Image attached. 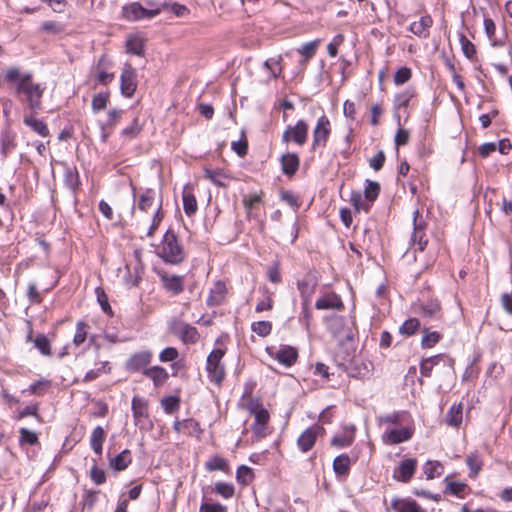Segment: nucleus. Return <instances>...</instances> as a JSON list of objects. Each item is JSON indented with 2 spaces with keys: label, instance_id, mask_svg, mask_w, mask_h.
<instances>
[{
  "label": "nucleus",
  "instance_id": "obj_33",
  "mask_svg": "<svg viewBox=\"0 0 512 512\" xmlns=\"http://www.w3.org/2000/svg\"><path fill=\"white\" fill-rule=\"evenodd\" d=\"M351 460L347 454L337 456L333 461V470L339 476H345L350 471Z\"/></svg>",
  "mask_w": 512,
  "mask_h": 512
},
{
  "label": "nucleus",
  "instance_id": "obj_47",
  "mask_svg": "<svg viewBox=\"0 0 512 512\" xmlns=\"http://www.w3.org/2000/svg\"><path fill=\"white\" fill-rule=\"evenodd\" d=\"M19 434H20V437H19L20 445H25V444L35 445L38 443V435L35 432H33L27 428H21L19 430Z\"/></svg>",
  "mask_w": 512,
  "mask_h": 512
},
{
  "label": "nucleus",
  "instance_id": "obj_60",
  "mask_svg": "<svg viewBox=\"0 0 512 512\" xmlns=\"http://www.w3.org/2000/svg\"><path fill=\"white\" fill-rule=\"evenodd\" d=\"M108 102V94L99 93L92 99V109L94 112H99L106 108Z\"/></svg>",
  "mask_w": 512,
  "mask_h": 512
},
{
  "label": "nucleus",
  "instance_id": "obj_4",
  "mask_svg": "<svg viewBox=\"0 0 512 512\" xmlns=\"http://www.w3.org/2000/svg\"><path fill=\"white\" fill-rule=\"evenodd\" d=\"M415 432L414 422L400 427L385 428L382 433V441L387 445H396L409 441Z\"/></svg>",
  "mask_w": 512,
  "mask_h": 512
},
{
  "label": "nucleus",
  "instance_id": "obj_38",
  "mask_svg": "<svg viewBox=\"0 0 512 512\" xmlns=\"http://www.w3.org/2000/svg\"><path fill=\"white\" fill-rule=\"evenodd\" d=\"M444 481L446 483V490H445L446 493H450L459 498H464L465 491L467 489V485L465 483L451 481L448 479V477H446Z\"/></svg>",
  "mask_w": 512,
  "mask_h": 512
},
{
  "label": "nucleus",
  "instance_id": "obj_18",
  "mask_svg": "<svg viewBox=\"0 0 512 512\" xmlns=\"http://www.w3.org/2000/svg\"><path fill=\"white\" fill-rule=\"evenodd\" d=\"M204 178L218 187L226 188L229 186L231 177L221 169H204Z\"/></svg>",
  "mask_w": 512,
  "mask_h": 512
},
{
  "label": "nucleus",
  "instance_id": "obj_30",
  "mask_svg": "<svg viewBox=\"0 0 512 512\" xmlns=\"http://www.w3.org/2000/svg\"><path fill=\"white\" fill-rule=\"evenodd\" d=\"M415 96V90L412 88H408L398 94L395 95L394 98V108L395 110H405L409 106L410 101Z\"/></svg>",
  "mask_w": 512,
  "mask_h": 512
},
{
  "label": "nucleus",
  "instance_id": "obj_28",
  "mask_svg": "<svg viewBox=\"0 0 512 512\" xmlns=\"http://www.w3.org/2000/svg\"><path fill=\"white\" fill-rule=\"evenodd\" d=\"M177 332L185 343H196L199 339L197 329L186 323H180Z\"/></svg>",
  "mask_w": 512,
  "mask_h": 512
},
{
  "label": "nucleus",
  "instance_id": "obj_61",
  "mask_svg": "<svg viewBox=\"0 0 512 512\" xmlns=\"http://www.w3.org/2000/svg\"><path fill=\"white\" fill-rule=\"evenodd\" d=\"M272 308H273L272 293L266 291L264 298L257 303L255 310H256V312H262V311L271 310Z\"/></svg>",
  "mask_w": 512,
  "mask_h": 512
},
{
  "label": "nucleus",
  "instance_id": "obj_63",
  "mask_svg": "<svg viewBox=\"0 0 512 512\" xmlns=\"http://www.w3.org/2000/svg\"><path fill=\"white\" fill-rule=\"evenodd\" d=\"M178 350L174 347H167L163 349L159 355L161 362H171L178 358Z\"/></svg>",
  "mask_w": 512,
  "mask_h": 512
},
{
  "label": "nucleus",
  "instance_id": "obj_29",
  "mask_svg": "<svg viewBox=\"0 0 512 512\" xmlns=\"http://www.w3.org/2000/svg\"><path fill=\"white\" fill-rule=\"evenodd\" d=\"M105 436H106L105 430L101 426H97L92 431V434L90 437L91 448L99 456L102 454V448H103V443L105 441Z\"/></svg>",
  "mask_w": 512,
  "mask_h": 512
},
{
  "label": "nucleus",
  "instance_id": "obj_10",
  "mask_svg": "<svg viewBox=\"0 0 512 512\" xmlns=\"http://www.w3.org/2000/svg\"><path fill=\"white\" fill-rule=\"evenodd\" d=\"M121 92L125 97H132L137 88L136 71L130 64H125L120 77Z\"/></svg>",
  "mask_w": 512,
  "mask_h": 512
},
{
  "label": "nucleus",
  "instance_id": "obj_53",
  "mask_svg": "<svg viewBox=\"0 0 512 512\" xmlns=\"http://www.w3.org/2000/svg\"><path fill=\"white\" fill-rule=\"evenodd\" d=\"M214 491L225 499L232 498L234 495V486L225 482H218L214 486Z\"/></svg>",
  "mask_w": 512,
  "mask_h": 512
},
{
  "label": "nucleus",
  "instance_id": "obj_27",
  "mask_svg": "<svg viewBox=\"0 0 512 512\" xmlns=\"http://www.w3.org/2000/svg\"><path fill=\"white\" fill-rule=\"evenodd\" d=\"M23 122L38 135L42 137L49 136L48 126L42 120L35 118L33 115H25Z\"/></svg>",
  "mask_w": 512,
  "mask_h": 512
},
{
  "label": "nucleus",
  "instance_id": "obj_64",
  "mask_svg": "<svg viewBox=\"0 0 512 512\" xmlns=\"http://www.w3.org/2000/svg\"><path fill=\"white\" fill-rule=\"evenodd\" d=\"M199 512H227V508L219 503L204 502L201 504Z\"/></svg>",
  "mask_w": 512,
  "mask_h": 512
},
{
  "label": "nucleus",
  "instance_id": "obj_20",
  "mask_svg": "<svg viewBox=\"0 0 512 512\" xmlns=\"http://www.w3.org/2000/svg\"><path fill=\"white\" fill-rule=\"evenodd\" d=\"M132 412L136 425L141 424L143 419L148 417V402L146 399L134 396L132 399Z\"/></svg>",
  "mask_w": 512,
  "mask_h": 512
},
{
  "label": "nucleus",
  "instance_id": "obj_22",
  "mask_svg": "<svg viewBox=\"0 0 512 512\" xmlns=\"http://www.w3.org/2000/svg\"><path fill=\"white\" fill-rule=\"evenodd\" d=\"M16 147V134L11 131H3L0 136V152L2 156L7 157Z\"/></svg>",
  "mask_w": 512,
  "mask_h": 512
},
{
  "label": "nucleus",
  "instance_id": "obj_34",
  "mask_svg": "<svg viewBox=\"0 0 512 512\" xmlns=\"http://www.w3.org/2000/svg\"><path fill=\"white\" fill-rule=\"evenodd\" d=\"M262 201V193H254L243 197V205L246 210L247 216H254L256 210Z\"/></svg>",
  "mask_w": 512,
  "mask_h": 512
},
{
  "label": "nucleus",
  "instance_id": "obj_52",
  "mask_svg": "<svg viewBox=\"0 0 512 512\" xmlns=\"http://www.w3.org/2000/svg\"><path fill=\"white\" fill-rule=\"evenodd\" d=\"M441 339V334L433 331L430 332L427 329L424 330V335L421 340V344L424 348H431Z\"/></svg>",
  "mask_w": 512,
  "mask_h": 512
},
{
  "label": "nucleus",
  "instance_id": "obj_16",
  "mask_svg": "<svg viewBox=\"0 0 512 512\" xmlns=\"http://www.w3.org/2000/svg\"><path fill=\"white\" fill-rule=\"evenodd\" d=\"M315 307L318 310H342L344 308V304L338 294L329 292L316 300Z\"/></svg>",
  "mask_w": 512,
  "mask_h": 512
},
{
  "label": "nucleus",
  "instance_id": "obj_19",
  "mask_svg": "<svg viewBox=\"0 0 512 512\" xmlns=\"http://www.w3.org/2000/svg\"><path fill=\"white\" fill-rule=\"evenodd\" d=\"M432 24V18L429 15H424L418 21L412 22L409 30L419 38H427Z\"/></svg>",
  "mask_w": 512,
  "mask_h": 512
},
{
  "label": "nucleus",
  "instance_id": "obj_46",
  "mask_svg": "<svg viewBox=\"0 0 512 512\" xmlns=\"http://www.w3.org/2000/svg\"><path fill=\"white\" fill-rule=\"evenodd\" d=\"M206 469L208 471H226L228 468L227 461L220 456H213L206 462Z\"/></svg>",
  "mask_w": 512,
  "mask_h": 512
},
{
  "label": "nucleus",
  "instance_id": "obj_3",
  "mask_svg": "<svg viewBox=\"0 0 512 512\" xmlns=\"http://www.w3.org/2000/svg\"><path fill=\"white\" fill-rule=\"evenodd\" d=\"M158 255L167 263L178 264L184 259V251L174 232L167 231L163 237Z\"/></svg>",
  "mask_w": 512,
  "mask_h": 512
},
{
  "label": "nucleus",
  "instance_id": "obj_45",
  "mask_svg": "<svg viewBox=\"0 0 512 512\" xmlns=\"http://www.w3.org/2000/svg\"><path fill=\"white\" fill-rule=\"evenodd\" d=\"M350 202L356 211L364 210L367 212L370 208L369 201L358 191L352 192Z\"/></svg>",
  "mask_w": 512,
  "mask_h": 512
},
{
  "label": "nucleus",
  "instance_id": "obj_49",
  "mask_svg": "<svg viewBox=\"0 0 512 512\" xmlns=\"http://www.w3.org/2000/svg\"><path fill=\"white\" fill-rule=\"evenodd\" d=\"M87 328H88V325L83 321H79L76 324V331H75V334L73 337V343L76 346L81 345L87 339Z\"/></svg>",
  "mask_w": 512,
  "mask_h": 512
},
{
  "label": "nucleus",
  "instance_id": "obj_57",
  "mask_svg": "<svg viewBox=\"0 0 512 512\" xmlns=\"http://www.w3.org/2000/svg\"><path fill=\"white\" fill-rule=\"evenodd\" d=\"M460 44L463 54L468 59H473L476 54L475 45L464 35H461L460 37Z\"/></svg>",
  "mask_w": 512,
  "mask_h": 512
},
{
  "label": "nucleus",
  "instance_id": "obj_44",
  "mask_svg": "<svg viewBox=\"0 0 512 512\" xmlns=\"http://www.w3.org/2000/svg\"><path fill=\"white\" fill-rule=\"evenodd\" d=\"M380 192V185L378 182L366 181L365 189H364V197L369 203H372L376 200Z\"/></svg>",
  "mask_w": 512,
  "mask_h": 512
},
{
  "label": "nucleus",
  "instance_id": "obj_14",
  "mask_svg": "<svg viewBox=\"0 0 512 512\" xmlns=\"http://www.w3.org/2000/svg\"><path fill=\"white\" fill-rule=\"evenodd\" d=\"M417 467V461L414 458L405 459L394 470L393 477L395 480L407 483L413 477Z\"/></svg>",
  "mask_w": 512,
  "mask_h": 512
},
{
  "label": "nucleus",
  "instance_id": "obj_56",
  "mask_svg": "<svg viewBox=\"0 0 512 512\" xmlns=\"http://www.w3.org/2000/svg\"><path fill=\"white\" fill-rule=\"evenodd\" d=\"M236 478L243 485L248 484L253 478V471L250 467L242 465L237 469Z\"/></svg>",
  "mask_w": 512,
  "mask_h": 512
},
{
  "label": "nucleus",
  "instance_id": "obj_7",
  "mask_svg": "<svg viewBox=\"0 0 512 512\" xmlns=\"http://www.w3.org/2000/svg\"><path fill=\"white\" fill-rule=\"evenodd\" d=\"M308 130V124L303 120H299L294 126H287L282 135V140L285 143L294 142L295 144L302 146L307 141Z\"/></svg>",
  "mask_w": 512,
  "mask_h": 512
},
{
  "label": "nucleus",
  "instance_id": "obj_36",
  "mask_svg": "<svg viewBox=\"0 0 512 512\" xmlns=\"http://www.w3.org/2000/svg\"><path fill=\"white\" fill-rule=\"evenodd\" d=\"M423 471L428 480L439 477L443 473V465L439 461L429 460L423 466Z\"/></svg>",
  "mask_w": 512,
  "mask_h": 512
},
{
  "label": "nucleus",
  "instance_id": "obj_41",
  "mask_svg": "<svg viewBox=\"0 0 512 512\" xmlns=\"http://www.w3.org/2000/svg\"><path fill=\"white\" fill-rule=\"evenodd\" d=\"M126 48L129 53L140 56L144 52V41L141 37L130 36L126 41Z\"/></svg>",
  "mask_w": 512,
  "mask_h": 512
},
{
  "label": "nucleus",
  "instance_id": "obj_51",
  "mask_svg": "<svg viewBox=\"0 0 512 512\" xmlns=\"http://www.w3.org/2000/svg\"><path fill=\"white\" fill-rule=\"evenodd\" d=\"M97 365H98V367L96 369H92L85 374L83 381H85V382L93 381L99 376L100 372L110 371V366L107 361L99 362Z\"/></svg>",
  "mask_w": 512,
  "mask_h": 512
},
{
  "label": "nucleus",
  "instance_id": "obj_32",
  "mask_svg": "<svg viewBox=\"0 0 512 512\" xmlns=\"http://www.w3.org/2000/svg\"><path fill=\"white\" fill-rule=\"evenodd\" d=\"M463 406L461 403L453 405L446 415V423L451 427H458L462 423Z\"/></svg>",
  "mask_w": 512,
  "mask_h": 512
},
{
  "label": "nucleus",
  "instance_id": "obj_15",
  "mask_svg": "<svg viewBox=\"0 0 512 512\" xmlns=\"http://www.w3.org/2000/svg\"><path fill=\"white\" fill-rule=\"evenodd\" d=\"M152 360V352L143 350L134 353L126 363V369L132 372L140 371L145 368Z\"/></svg>",
  "mask_w": 512,
  "mask_h": 512
},
{
  "label": "nucleus",
  "instance_id": "obj_25",
  "mask_svg": "<svg viewBox=\"0 0 512 512\" xmlns=\"http://www.w3.org/2000/svg\"><path fill=\"white\" fill-rule=\"evenodd\" d=\"M143 374L150 378L156 387L163 385L169 377L167 371L161 366L146 368Z\"/></svg>",
  "mask_w": 512,
  "mask_h": 512
},
{
  "label": "nucleus",
  "instance_id": "obj_21",
  "mask_svg": "<svg viewBox=\"0 0 512 512\" xmlns=\"http://www.w3.org/2000/svg\"><path fill=\"white\" fill-rule=\"evenodd\" d=\"M227 293L226 285L223 281H217L210 290L207 298L208 306H218L223 303Z\"/></svg>",
  "mask_w": 512,
  "mask_h": 512
},
{
  "label": "nucleus",
  "instance_id": "obj_48",
  "mask_svg": "<svg viewBox=\"0 0 512 512\" xmlns=\"http://www.w3.org/2000/svg\"><path fill=\"white\" fill-rule=\"evenodd\" d=\"M251 329L260 337H266L271 333L272 323L269 321H257L252 323Z\"/></svg>",
  "mask_w": 512,
  "mask_h": 512
},
{
  "label": "nucleus",
  "instance_id": "obj_24",
  "mask_svg": "<svg viewBox=\"0 0 512 512\" xmlns=\"http://www.w3.org/2000/svg\"><path fill=\"white\" fill-rule=\"evenodd\" d=\"M390 509L396 512H422L414 500L395 498L391 501Z\"/></svg>",
  "mask_w": 512,
  "mask_h": 512
},
{
  "label": "nucleus",
  "instance_id": "obj_50",
  "mask_svg": "<svg viewBox=\"0 0 512 512\" xmlns=\"http://www.w3.org/2000/svg\"><path fill=\"white\" fill-rule=\"evenodd\" d=\"M34 345L43 355H51L50 341L45 335H37L34 340Z\"/></svg>",
  "mask_w": 512,
  "mask_h": 512
},
{
  "label": "nucleus",
  "instance_id": "obj_62",
  "mask_svg": "<svg viewBox=\"0 0 512 512\" xmlns=\"http://www.w3.org/2000/svg\"><path fill=\"white\" fill-rule=\"evenodd\" d=\"M344 42V36L337 34L332 41L327 45V52L329 56L335 57L338 53V47Z\"/></svg>",
  "mask_w": 512,
  "mask_h": 512
},
{
  "label": "nucleus",
  "instance_id": "obj_23",
  "mask_svg": "<svg viewBox=\"0 0 512 512\" xmlns=\"http://www.w3.org/2000/svg\"><path fill=\"white\" fill-rule=\"evenodd\" d=\"M161 280L165 289L174 295L180 294L184 290L182 276L162 274Z\"/></svg>",
  "mask_w": 512,
  "mask_h": 512
},
{
  "label": "nucleus",
  "instance_id": "obj_13",
  "mask_svg": "<svg viewBox=\"0 0 512 512\" xmlns=\"http://www.w3.org/2000/svg\"><path fill=\"white\" fill-rule=\"evenodd\" d=\"M323 427L314 425L302 432L297 440L299 449L302 452H308L315 445L317 437L323 432Z\"/></svg>",
  "mask_w": 512,
  "mask_h": 512
},
{
  "label": "nucleus",
  "instance_id": "obj_11",
  "mask_svg": "<svg viewBox=\"0 0 512 512\" xmlns=\"http://www.w3.org/2000/svg\"><path fill=\"white\" fill-rule=\"evenodd\" d=\"M249 410L255 419V423L253 425L254 433L258 436H263L265 426L269 421L268 411L258 403H251L249 405Z\"/></svg>",
  "mask_w": 512,
  "mask_h": 512
},
{
  "label": "nucleus",
  "instance_id": "obj_8",
  "mask_svg": "<svg viewBox=\"0 0 512 512\" xmlns=\"http://www.w3.org/2000/svg\"><path fill=\"white\" fill-rule=\"evenodd\" d=\"M330 132V121L325 115H323L318 119L317 124L313 130L312 149L316 150L319 147H325Z\"/></svg>",
  "mask_w": 512,
  "mask_h": 512
},
{
  "label": "nucleus",
  "instance_id": "obj_54",
  "mask_svg": "<svg viewBox=\"0 0 512 512\" xmlns=\"http://www.w3.org/2000/svg\"><path fill=\"white\" fill-rule=\"evenodd\" d=\"M299 321L304 325L306 330L310 329L312 321L310 303H302L301 312L299 314Z\"/></svg>",
  "mask_w": 512,
  "mask_h": 512
},
{
  "label": "nucleus",
  "instance_id": "obj_42",
  "mask_svg": "<svg viewBox=\"0 0 512 512\" xmlns=\"http://www.w3.org/2000/svg\"><path fill=\"white\" fill-rule=\"evenodd\" d=\"M466 464L470 469L471 476L476 477L482 468L483 462L480 455L474 452L467 456Z\"/></svg>",
  "mask_w": 512,
  "mask_h": 512
},
{
  "label": "nucleus",
  "instance_id": "obj_2",
  "mask_svg": "<svg viewBox=\"0 0 512 512\" xmlns=\"http://www.w3.org/2000/svg\"><path fill=\"white\" fill-rule=\"evenodd\" d=\"M5 80L14 85L17 94L25 95L31 110L40 109L45 87L34 82L30 73L21 74L19 68L9 67L5 73Z\"/></svg>",
  "mask_w": 512,
  "mask_h": 512
},
{
  "label": "nucleus",
  "instance_id": "obj_55",
  "mask_svg": "<svg viewBox=\"0 0 512 512\" xmlns=\"http://www.w3.org/2000/svg\"><path fill=\"white\" fill-rule=\"evenodd\" d=\"M420 327V322L416 318L406 320L400 327V333L403 335H413Z\"/></svg>",
  "mask_w": 512,
  "mask_h": 512
},
{
  "label": "nucleus",
  "instance_id": "obj_1",
  "mask_svg": "<svg viewBox=\"0 0 512 512\" xmlns=\"http://www.w3.org/2000/svg\"><path fill=\"white\" fill-rule=\"evenodd\" d=\"M153 189L143 191L132 208V220L137 227L147 228L146 234L152 237L163 219L162 202L155 200Z\"/></svg>",
  "mask_w": 512,
  "mask_h": 512
},
{
  "label": "nucleus",
  "instance_id": "obj_17",
  "mask_svg": "<svg viewBox=\"0 0 512 512\" xmlns=\"http://www.w3.org/2000/svg\"><path fill=\"white\" fill-rule=\"evenodd\" d=\"M413 215H414V221H413L414 231L411 236V242L413 245H417L418 251L422 252V251H424V249L428 243V240H427L425 232H424L425 224L423 222H418V220H417V218L419 216L418 210H415Z\"/></svg>",
  "mask_w": 512,
  "mask_h": 512
},
{
  "label": "nucleus",
  "instance_id": "obj_40",
  "mask_svg": "<svg viewBox=\"0 0 512 512\" xmlns=\"http://www.w3.org/2000/svg\"><path fill=\"white\" fill-rule=\"evenodd\" d=\"M320 40H314L311 42H307L298 50L301 56H303L302 64L306 63L310 58H312L319 47Z\"/></svg>",
  "mask_w": 512,
  "mask_h": 512
},
{
  "label": "nucleus",
  "instance_id": "obj_12",
  "mask_svg": "<svg viewBox=\"0 0 512 512\" xmlns=\"http://www.w3.org/2000/svg\"><path fill=\"white\" fill-rule=\"evenodd\" d=\"M271 357L286 367H291L298 358L297 350L289 345H282L277 350L268 349Z\"/></svg>",
  "mask_w": 512,
  "mask_h": 512
},
{
  "label": "nucleus",
  "instance_id": "obj_26",
  "mask_svg": "<svg viewBox=\"0 0 512 512\" xmlns=\"http://www.w3.org/2000/svg\"><path fill=\"white\" fill-rule=\"evenodd\" d=\"M177 433H185L188 435L200 434V425L194 419H185L183 421H176L173 426Z\"/></svg>",
  "mask_w": 512,
  "mask_h": 512
},
{
  "label": "nucleus",
  "instance_id": "obj_31",
  "mask_svg": "<svg viewBox=\"0 0 512 512\" xmlns=\"http://www.w3.org/2000/svg\"><path fill=\"white\" fill-rule=\"evenodd\" d=\"M282 170L286 175H293L299 168V158L296 154L288 153L281 158Z\"/></svg>",
  "mask_w": 512,
  "mask_h": 512
},
{
  "label": "nucleus",
  "instance_id": "obj_35",
  "mask_svg": "<svg viewBox=\"0 0 512 512\" xmlns=\"http://www.w3.org/2000/svg\"><path fill=\"white\" fill-rule=\"evenodd\" d=\"M297 288L302 298V303H311L312 296L315 292V285L307 279H303L297 282Z\"/></svg>",
  "mask_w": 512,
  "mask_h": 512
},
{
  "label": "nucleus",
  "instance_id": "obj_37",
  "mask_svg": "<svg viewBox=\"0 0 512 512\" xmlns=\"http://www.w3.org/2000/svg\"><path fill=\"white\" fill-rule=\"evenodd\" d=\"M131 461V452L128 449H125L111 461V466L115 470L121 471L126 469Z\"/></svg>",
  "mask_w": 512,
  "mask_h": 512
},
{
  "label": "nucleus",
  "instance_id": "obj_5",
  "mask_svg": "<svg viewBox=\"0 0 512 512\" xmlns=\"http://www.w3.org/2000/svg\"><path fill=\"white\" fill-rule=\"evenodd\" d=\"M225 355V351L221 348L214 349L207 357L206 370L209 379L220 384L225 377V367L221 360Z\"/></svg>",
  "mask_w": 512,
  "mask_h": 512
},
{
  "label": "nucleus",
  "instance_id": "obj_9",
  "mask_svg": "<svg viewBox=\"0 0 512 512\" xmlns=\"http://www.w3.org/2000/svg\"><path fill=\"white\" fill-rule=\"evenodd\" d=\"M378 421L386 428L400 427L414 422L412 416L407 411H395L379 416Z\"/></svg>",
  "mask_w": 512,
  "mask_h": 512
},
{
  "label": "nucleus",
  "instance_id": "obj_39",
  "mask_svg": "<svg viewBox=\"0 0 512 512\" xmlns=\"http://www.w3.org/2000/svg\"><path fill=\"white\" fill-rule=\"evenodd\" d=\"M183 209L186 215L191 216L196 213L197 211V200L193 193L184 190L183 191Z\"/></svg>",
  "mask_w": 512,
  "mask_h": 512
},
{
  "label": "nucleus",
  "instance_id": "obj_43",
  "mask_svg": "<svg viewBox=\"0 0 512 512\" xmlns=\"http://www.w3.org/2000/svg\"><path fill=\"white\" fill-rule=\"evenodd\" d=\"M51 387V381L47 379H40L29 386L26 390L32 395H44Z\"/></svg>",
  "mask_w": 512,
  "mask_h": 512
},
{
  "label": "nucleus",
  "instance_id": "obj_58",
  "mask_svg": "<svg viewBox=\"0 0 512 512\" xmlns=\"http://www.w3.org/2000/svg\"><path fill=\"white\" fill-rule=\"evenodd\" d=\"M412 72L408 67H402L398 69L394 74V83L396 85H402L411 79Z\"/></svg>",
  "mask_w": 512,
  "mask_h": 512
},
{
  "label": "nucleus",
  "instance_id": "obj_59",
  "mask_svg": "<svg viewBox=\"0 0 512 512\" xmlns=\"http://www.w3.org/2000/svg\"><path fill=\"white\" fill-rule=\"evenodd\" d=\"M95 293L102 310L107 314H112V309L105 291L101 287H98L96 288Z\"/></svg>",
  "mask_w": 512,
  "mask_h": 512
},
{
  "label": "nucleus",
  "instance_id": "obj_6",
  "mask_svg": "<svg viewBox=\"0 0 512 512\" xmlns=\"http://www.w3.org/2000/svg\"><path fill=\"white\" fill-rule=\"evenodd\" d=\"M161 11V3H157L153 8H145L137 2H134L123 8V16L127 20L137 21L141 19H151Z\"/></svg>",
  "mask_w": 512,
  "mask_h": 512
}]
</instances>
